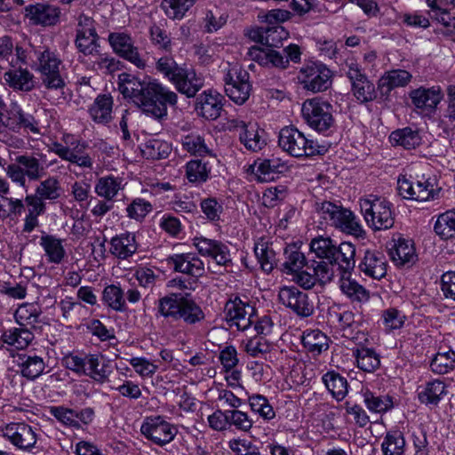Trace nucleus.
<instances>
[{
	"instance_id": "nucleus-1",
	"label": "nucleus",
	"mask_w": 455,
	"mask_h": 455,
	"mask_svg": "<svg viewBox=\"0 0 455 455\" xmlns=\"http://www.w3.org/2000/svg\"><path fill=\"white\" fill-rule=\"evenodd\" d=\"M118 90L126 99H130L143 112L156 119L167 116V105L175 106L178 96L174 92L164 87L156 80L122 73L118 76Z\"/></svg>"
},
{
	"instance_id": "nucleus-2",
	"label": "nucleus",
	"mask_w": 455,
	"mask_h": 455,
	"mask_svg": "<svg viewBox=\"0 0 455 455\" xmlns=\"http://www.w3.org/2000/svg\"><path fill=\"white\" fill-rule=\"evenodd\" d=\"M34 69L40 75L42 84L48 90H62L66 86L64 66L59 54L48 47L34 50Z\"/></svg>"
},
{
	"instance_id": "nucleus-3",
	"label": "nucleus",
	"mask_w": 455,
	"mask_h": 455,
	"mask_svg": "<svg viewBox=\"0 0 455 455\" xmlns=\"http://www.w3.org/2000/svg\"><path fill=\"white\" fill-rule=\"evenodd\" d=\"M156 68L175 84L180 92L186 94L188 97L196 96L199 90V84L194 70L189 71L182 68L170 56L159 58Z\"/></svg>"
},
{
	"instance_id": "nucleus-4",
	"label": "nucleus",
	"mask_w": 455,
	"mask_h": 455,
	"mask_svg": "<svg viewBox=\"0 0 455 455\" xmlns=\"http://www.w3.org/2000/svg\"><path fill=\"white\" fill-rule=\"evenodd\" d=\"M316 210L323 214V219L330 220L332 226L342 232L355 237L364 235L365 232L362 225L350 210L330 201L316 203Z\"/></svg>"
},
{
	"instance_id": "nucleus-5",
	"label": "nucleus",
	"mask_w": 455,
	"mask_h": 455,
	"mask_svg": "<svg viewBox=\"0 0 455 455\" xmlns=\"http://www.w3.org/2000/svg\"><path fill=\"white\" fill-rule=\"evenodd\" d=\"M361 212L368 226L374 230H387L395 222L391 204L385 199L370 195L360 199Z\"/></svg>"
},
{
	"instance_id": "nucleus-6",
	"label": "nucleus",
	"mask_w": 455,
	"mask_h": 455,
	"mask_svg": "<svg viewBox=\"0 0 455 455\" xmlns=\"http://www.w3.org/2000/svg\"><path fill=\"white\" fill-rule=\"evenodd\" d=\"M62 141H54L49 147V150L57 155L60 159L72 164H76L84 169H92L93 161L92 157L84 152L86 144L75 138L71 134H64Z\"/></svg>"
},
{
	"instance_id": "nucleus-7",
	"label": "nucleus",
	"mask_w": 455,
	"mask_h": 455,
	"mask_svg": "<svg viewBox=\"0 0 455 455\" xmlns=\"http://www.w3.org/2000/svg\"><path fill=\"white\" fill-rule=\"evenodd\" d=\"M223 128L231 132H238L239 141L249 151L258 152L267 144L265 132L256 123L229 117L223 124Z\"/></svg>"
},
{
	"instance_id": "nucleus-8",
	"label": "nucleus",
	"mask_w": 455,
	"mask_h": 455,
	"mask_svg": "<svg viewBox=\"0 0 455 455\" xmlns=\"http://www.w3.org/2000/svg\"><path fill=\"white\" fill-rule=\"evenodd\" d=\"M158 311L164 317L174 320L183 318L188 323H195L198 320L196 303L189 298V294L182 298L172 294L159 299Z\"/></svg>"
},
{
	"instance_id": "nucleus-9",
	"label": "nucleus",
	"mask_w": 455,
	"mask_h": 455,
	"mask_svg": "<svg viewBox=\"0 0 455 455\" xmlns=\"http://www.w3.org/2000/svg\"><path fill=\"white\" fill-rule=\"evenodd\" d=\"M301 112L305 122L317 132H325L335 123L332 106L320 98L307 100L302 104Z\"/></svg>"
},
{
	"instance_id": "nucleus-10",
	"label": "nucleus",
	"mask_w": 455,
	"mask_h": 455,
	"mask_svg": "<svg viewBox=\"0 0 455 455\" xmlns=\"http://www.w3.org/2000/svg\"><path fill=\"white\" fill-rule=\"evenodd\" d=\"M279 146L295 157L310 156L319 153L317 144L307 139L297 128L286 126L280 131Z\"/></svg>"
},
{
	"instance_id": "nucleus-11",
	"label": "nucleus",
	"mask_w": 455,
	"mask_h": 455,
	"mask_svg": "<svg viewBox=\"0 0 455 455\" xmlns=\"http://www.w3.org/2000/svg\"><path fill=\"white\" fill-rule=\"evenodd\" d=\"M435 180L430 178L427 179L425 176L416 181L410 180L404 176L398 178L397 180L398 193L405 199L416 201L435 199L440 190L435 189Z\"/></svg>"
},
{
	"instance_id": "nucleus-12",
	"label": "nucleus",
	"mask_w": 455,
	"mask_h": 455,
	"mask_svg": "<svg viewBox=\"0 0 455 455\" xmlns=\"http://www.w3.org/2000/svg\"><path fill=\"white\" fill-rule=\"evenodd\" d=\"M224 313L229 327L235 326L239 331L247 330L255 322L254 306L238 297L229 299L225 304Z\"/></svg>"
},
{
	"instance_id": "nucleus-13",
	"label": "nucleus",
	"mask_w": 455,
	"mask_h": 455,
	"mask_svg": "<svg viewBox=\"0 0 455 455\" xmlns=\"http://www.w3.org/2000/svg\"><path fill=\"white\" fill-rule=\"evenodd\" d=\"M298 80L307 91L323 92L331 85V71L323 64H308L301 68Z\"/></svg>"
},
{
	"instance_id": "nucleus-14",
	"label": "nucleus",
	"mask_w": 455,
	"mask_h": 455,
	"mask_svg": "<svg viewBox=\"0 0 455 455\" xmlns=\"http://www.w3.org/2000/svg\"><path fill=\"white\" fill-rule=\"evenodd\" d=\"M226 93L238 105L243 104L250 96L249 74L237 67H233L226 76Z\"/></svg>"
},
{
	"instance_id": "nucleus-15",
	"label": "nucleus",
	"mask_w": 455,
	"mask_h": 455,
	"mask_svg": "<svg viewBox=\"0 0 455 455\" xmlns=\"http://www.w3.org/2000/svg\"><path fill=\"white\" fill-rule=\"evenodd\" d=\"M279 301L301 317H307L314 313V303L307 293L294 286H284L278 293Z\"/></svg>"
},
{
	"instance_id": "nucleus-16",
	"label": "nucleus",
	"mask_w": 455,
	"mask_h": 455,
	"mask_svg": "<svg viewBox=\"0 0 455 455\" xmlns=\"http://www.w3.org/2000/svg\"><path fill=\"white\" fill-rule=\"evenodd\" d=\"M140 431L146 438L158 445L170 443L177 433L176 428L160 416L147 418Z\"/></svg>"
},
{
	"instance_id": "nucleus-17",
	"label": "nucleus",
	"mask_w": 455,
	"mask_h": 455,
	"mask_svg": "<svg viewBox=\"0 0 455 455\" xmlns=\"http://www.w3.org/2000/svg\"><path fill=\"white\" fill-rule=\"evenodd\" d=\"M108 42L113 51L120 57L130 61L139 68H144L146 63L141 59L138 48L130 35L123 32H113L108 35Z\"/></svg>"
},
{
	"instance_id": "nucleus-18",
	"label": "nucleus",
	"mask_w": 455,
	"mask_h": 455,
	"mask_svg": "<svg viewBox=\"0 0 455 455\" xmlns=\"http://www.w3.org/2000/svg\"><path fill=\"white\" fill-rule=\"evenodd\" d=\"M193 260L195 258L190 254H177L170 258L174 269L182 273V276L179 279L180 286L191 291L198 287L199 273V266L193 263Z\"/></svg>"
},
{
	"instance_id": "nucleus-19",
	"label": "nucleus",
	"mask_w": 455,
	"mask_h": 455,
	"mask_svg": "<svg viewBox=\"0 0 455 455\" xmlns=\"http://www.w3.org/2000/svg\"><path fill=\"white\" fill-rule=\"evenodd\" d=\"M201 256L204 257V260H201V268H204V264H207L209 271L215 273L217 270L211 263H214L217 267L226 266L231 261L229 251L221 243L201 237Z\"/></svg>"
},
{
	"instance_id": "nucleus-20",
	"label": "nucleus",
	"mask_w": 455,
	"mask_h": 455,
	"mask_svg": "<svg viewBox=\"0 0 455 455\" xmlns=\"http://www.w3.org/2000/svg\"><path fill=\"white\" fill-rule=\"evenodd\" d=\"M3 436L20 450L28 451L36 443V434L31 426L25 423H11L3 430Z\"/></svg>"
},
{
	"instance_id": "nucleus-21",
	"label": "nucleus",
	"mask_w": 455,
	"mask_h": 455,
	"mask_svg": "<svg viewBox=\"0 0 455 455\" xmlns=\"http://www.w3.org/2000/svg\"><path fill=\"white\" fill-rule=\"evenodd\" d=\"M60 15V11L58 7L45 3H36L25 7V17L33 25L53 26L59 21Z\"/></svg>"
},
{
	"instance_id": "nucleus-22",
	"label": "nucleus",
	"mask_w": 455,
	"mask_h": 455,
	"mask_svg": "<svg viewBox=\"0 0 455 455\" xmlns=\"http://www.w3.org/2000/svg\"><path fill=\"white\" fill-rule=\"evenodd\" d=\"M389 256L397 267H410L417 260L414 243L411 240L399 236L390 243Z\"/></svg>"
},
{
	"instance_id": "nucleus-23",
	"label": "nucleus",
	"mask_w": 455,
	"mask_h": 455,
	"mask_svg": "<svg viewBox=\"0 0 455 455\" xmlns=\"http://www.w3.org/2000/svg\"><path fill=\"white\" fill-rule=\"evenodd\" d=\"M387 262L382 252L366 251L363 260L359 265L361 272L366 276L380 280L387 275Z\"/></svg>"
},
{
	"instance_id": "nucleus-24",
	"label": "nucleus",
	"mask_w": 455,
	"mask_h": 455,
	"mask_svg": "<svg viewBox=\"0 0 455 455\" xmlns=\"http://www.w3.org/2000/svg\"><path fill=\"white\" fill-rule=\"evenodd\" d=\"M339 286L341 292L352 302L364 303L370 299V291L352 278L351 271L340 272Z\"/></svg>"
},
{
	"instance_id": "nucleus-25",
	"label": "nucleus",
	"mask_w": 455,
	"mask_h": 455,
	"mask_svg": "<svg viewBox=\"0 0 455 455\" xmlns=\"http://www.w3.org/2000/svg\"><path fill=\"white\" fill-rule=\"evenodd\" d=\"M138 250L136 235L132 232L116 235L110 240L109 251L119 259H127Z\"/></svg>"
},
{
	"instance_id": "nucleus-26",
	"label": "nucleus",
	"mask_w": 455,
	"mask_h": 455,
	"mask_svg": "<svg viewBox=\"0 0 455 455\" xmlns=\"http://www.w3.org/2000/svg\"><path fill=\"white\" fill-rule=\"evenodd\" d=\"M247 54L251 60L267 68H285L289 63V60L285 59L279 52L271 49H262L259 46L249 48Z\"/></svg>"
},
{
	"instance_id": "nucleus-27",
	"label": "nucleus",
	"mask_w": 455,
	"mask_h": 455,
	"mask_svg": "<svg viewBox=\"0 0 455 455\" xmlns=\"http://www.w3.org/2000/svg\"><path fill=\"white\" fill-rule=\"evenodd\" d=\"M443 97L440 87H420L410 92L412 104L419 109L433 110L436 108Z\"/></svg>"
},
{
	"instance_id": "nucleus-28",
	"label": "nucleus",
	"mask_w": 455,
	"mask_h": 455,
	"mask_svg": "<svg viewBox=\"0 0 455 455\" xmlns=\"http://www.w3.org/2000/svg\"><path fill=\"white\" fill-rule=\"evenodd\" d=\"M250 36L255 42L268 47H280L283 41L287 39L289 33L282 26H273L267 28H257L251 32Z\"/></svg>"
},
{
	"instance_id": "nucleus-29",
	"label": "nucleus",
	"mask_w": 455,
	"mask_h": 455,
	"mask_svg": "<svg viewBox=\"0 0 455 455\" xmlns=\"http://www.w3.org/2000/svg\"><path fill=\"white\" fill-rule=\"evenodd\" d=\"M124 186L123 178L109 174L98 179L94 192L107 201H114L119 192L124 190Z\"/></svg>"
},
{
	"instance_id": "nucleus-30",
	"label": "nucleus",
	"mask_w": 455,
	"mask_h": 455,
	"mask_svg": "<svg viewBox=\"0 0 455 455\" xmlns=\"http://www.w3.org/2000/svg\"><path fill=\"white\" fill-rule=\"evenodd\" d=\"M28 212L24 219L23 232L31 233L38 225V217L45 212L46 204L38 196L28 195L24 200Z\"/></svg>"
},
{
	"instance_id": "nucleus-31",
	"label": "nucleus",
	"mask_w": 455,
	"mask_h": 455,
	"mask_svg": "<svg viewBox=\"0 0 455 455\" xmlns=\"http://www.w3.org/2000/svg\"><path fill=\"white\" fill-rule=\"evenodd\" d=\"M412 76L404 69H393L387 71L379 80V89L384 95L397 87H404L411 81Z\"/></svg>"
},
{
	"instance_id": "nucleus-32",
	"label": "nucleus",
	"mask_w": 455,
	"mask_h": 455,
	"mask_svg": "<svg viewBox=\"0 0 455 455\" xmlns=\"http://www.w3.org/2000/svg\"><path fill=\"white\" fill-rule=\"evenodd\" d=\"M113 99L109 95H98L89 108L91 118L97 124H107L112 120Z\"/></svg>"
},
{
	"instance_id": "nucleus-33",
	"label": "nucleus",
	"mask_w": 455,
	"mask_h": 455,
	"mask_svg": "<svg viewBox=\"0 0 455 455\" xmlns=\"http://www.w3.org/2000/svg\"><path fill=\"white\" fill-rule=\"evenodd\" d=\"M17 365L20 374L29 380H35L42 375L45 368L44 359L36 355H20L17 358Z\"/></svg>"
},
{
	"instance_id": "nucleus-34",
	"label": "nucleus",
	"mask_w": 455,
	"mask_h": 455,
	"mask_svg": "<svg viewBox=\"0 0 455 455\" xmlns=\"http://www.w3.org/2000/svg\"><path fill=\"white\" fill-rule=\"evenodd\" d=\"M223 96L215 90L204 91L201 95V116L209 120L217 119L222 110Z\"/></svg>"
},
{
	"instance_id": "nucleus-35",
	"label": "nucleus",
	"mask_w": 455,
	"mask_h": 455,
	"mask_svg": "<svg viewBox=\"0 0 455 455\" xmlns=\"http://www.w3.org/2000/svg\"><path fill=\"white\" fill-rule=\"evenodd\" d=\"M101 358L102 355L99 354L86 355L85 372H84V375L90 377L99 384L106 383L111 373L109 365L100 363Z\"/></svg>"
},
{
	"instance_id": "nucleus-36",
	"label": "nucleus",
	"mask_w": 455,
	"mask_h": 455,
	"mask_svg": "<svg viewBox=\"0 0 455 455\" xmlns=\"http://www.w3.org/2000/svg\"><path fill=\"white\" fill-rule=\"evenodd\" d=\"M4 79L14 90L29 92L34 88V75L27 68L6 71Z\"/></svg>"
},
{
	"instance_id": "nucleus-37",
	"label": "nucleus",
	"mask_w": 455,
	"mask_h": 455,
	"mask_svg": "<svg viewBox=\"0 0 455 455\" xmlns=\"http://www.w3.org/2000/svg\"><path fill=\"white\" fill-rule=\"evenodd\" d=\"M40 245L43 247L47 260L50 263L60 264L67 257L63 241L54 235H46L41 236Z\"/></svg>"
},
{
	"instance_id": "nucleus-38",
	"label": "nucleus",
	"mask_w": 455,
	"mask_h": 455,
	"mask_svg": "<svg viewBox=\"0 0 455 455\" xmlns=\"http://www.w3.org/2000/svg\"><path fill=\"white\" fill-rule=\"evenodd\" d=\"M42 315L41 307L36 303H23L18 307L14 313L16 323L20 326L35 328L40 323Z\"/></svg>"
},
{
	"instance_id": "nucleus-39",
	"label": "nucleus",
	"mask_w": 455,
	"mask_h": 455,
	"mask_svg": "<svg viewBox=\"0 0 455 455\" xmlns=\"http://www.w3.org/2000/svg\"><path fill=\"white\" fill-rule=\"evenodd\" d=\"M301 340L306 350L314 356L322 354L329 347L328 337L319 330L305 331Z\"/></svg>"
},
{
	"instance_id": "nucleus-40",
	"label": "nucleus",
	"mask_w": 455,
	"mask_h": 455,
	"mask_svg": "<svg viewBox=\"0 0 455 455\" xmlns=\"http://www.w3.org/2000/svg\"><path fill=\"white\" fill-rule=\"evenodd\" d=\"M252 172L260 182H266L274 179V174L280 173L285 168L284 164L279 162L278 159H265L259 163H255L252 166Z\"/></svg>"
},
{
	"instance_id": "nucleus-41",
	"label": "nucleus",
	"mask_w": 455,
	"mask_h": 455,
	"mask_svg": "<svg viewBox=\"0 0 455 455\" xmlns=\"http://www.w3.org/2000/svg\"><path fill=\"white\" fill-rule=\"evenodd\" d=\"M5 344L17 349L26 348L34 339V334L28 328H10L2 336Z\"/></svg>"
},
{
	"instance_id": "nucleus-42",
	"label": "nucleus",
	"mask_w": 455,
	"mask_h": 455,
	"mask_svg": "<svg viewBox=\"0 0 455 455\" xmlns=\"http://www.w3.org/2000/svg\"><path fill=\"white\" fill-rule=\"evenodd\" d=\"M355 245L348 242H343L339 246L336 245L333 264L339 265L340 272L352 271L355 266Z\"/></svg>"
},
{
	"instance_id": "nucleus-43",
	"label": "nucleus",
	"mask_w": 455,
	"mask_h": 455,
	"mask_svg": "<svg viewBox=\"0 0 455 455\" xmlns=\"http://www.w3.org/2000/svg\"><path fill=\"white\" fill-rule=\"evenodd\" d=\"M323 382L338 401L345 398L348 392V385L347 379L335 371H329L323 376Z\"/></svg>"
},
{
	"instance_id": "nucleus-44",
	"label": "nucleus",
	"mask_w": 455,
	"mask_h": 455,
	"mask_svg": "<svg viewBox=\"0 0 455 455\" xmlns=\"http://www.w3.org/2000/svg\"><path fill=\"white\" fill-rule=\"evenodd\" d=\"M357 366L363 371L372 372L379 367V355L375 350L364 347L353 349Z\"/></svg>"
},
{
	"instance_id": "nucleus-45",
	"label": "nucleus",
	"mask_w": 455,
	"mask_h": 455,
	"mask_svg": "<svg viewBox=\"0 0 455 455\" xmlns=\"http://www.w3.org/2000/svg\"><path fill=\"white\" fill-rule=\"evenodd\" d=\"M102 301L114 311L124 312L126 310L124 292L117 284H109L104 288Z\"/></svg>"
},
{
	"instance_id": "nucleus-46",
	"label": "nucleus",
	"mask_w": 455,
	"mask_h": 455,
	"mask_svg": "<svg viewBox=\"0 0 455 455\" xmlns=\"http://www.w3.org/2000/svg\"><path fill=\"white\" fill-rule=\"evenodd\" d=\"M16 163L21 165L29 180H38L45 174L46 167H44L40 160L34 156H19L16 158Z\"/></svg>"
},
{
	"instance_id": "nucleus-47",
	"label": "nucleus",
	"mask_w": 455,
	"mask_h": 455,
	"mask_svg": "<svg viewBox=\"0 0 455 455\" xmlns=\"http://www.w3.org/2000/svg\"><path fill=\"white\" fill-rule=\"evenodd\" d=\"M310 251L317 258L328 260L330 264H333L335 260L336 243L330 237L320 235L312 239Z\"/></svg>"
},
{
	"instance_id": "nucleus-48",
	"label": "nucleus",
	"mask_w": 455,
	"mask_h": 455,
	"mask_svg": "<svg viewBox=\"0 0 455 455\" xmlns=\"http://www.w3.org/2000/svg\"><path fill=\"white\" fill-rule=\"evenodd\" d=\"M389 139L393 145L401 146L406 149L415 148L421 143V137L418 131L410 127L393 132Z\"/></svg>"
},
{
	"instance_id": "nucleus-49",
	"label": "nucleus",
	"mask_w": 455,
	"mask_h": 455,
	"mask_svg": "<svg viewBox=\"0 0 455 455\" xmlns=\"http://www.w3.org/2000/svg\"><path fill=\"white\" fill-rule=\"evenodd\" d=\"M455 366V352L450 347L440 348L431 362L433 371L438 374L447 373Z\"/></svg>"
},
{
	"instance_id": "nucleus-50",
	"label": "nucleus",
	"mask_w": 455,
	"mask_h": 455,
	"mask_svg": "<svg viewBox=\"0 0 455 455\" xmlns=\"http://www.w3.org/2000/svg\"><path fill=\"white\" fill-rule=\"evenodd\" d=\"M61 187L57 177L50 176L41 181L36 187L35 195L38 196L44 202L46 200L55 201L60 196Z\"/></svg>"
},
{
	"instance_id": "nucleus-51",
	"label": "nucleus",
	"mask_w": 455,
	"mask_h": 455,
	"mask_svg": "<svg viewBox=\"0 0 455 455\" xmlns=\"http://www.w3.org/2000/svg\"><path fill=\"white\" fill-rule=\"evenodd\" d=\"M220 161L201 141V182L217 176Z\"/></svg>"
},
{
	"instance_id": "nucleus-52",
	"label": "nucleus",
	"mask_w": 455,
	"mask_h": 455,
	"mask_svg": "<svg viewBox=\"0 0 455 455\" xmlns=\"http://www.w3.org/2000/svg\"><path fill=\"white\" fill-rule=\"evenodd\" d=\"M254 252L260 265V267L266 273L273 270L275 264V253L274 250L263 240L255 243Z\"/></svg>"
},
{
	"instance_id": "nucleus-53",
	"label": "nucleus",
	"mask_w": 455,
	"mask_h": 455,
	"mask_svg": "<svg viewBox=\"0 0 455 455\" xmlns=\"http://www.w3.org/2000/svg\"><path fill=\"white\" fill-rule=\"evenodd\" d=\"M435 231L443 239L455 237V211L440 214L435 224Z\"/></svg>"
},
{
	"instance_id": "nucleus-54",
	"label": "nucleus",
	"mask_w": 455,
	"mask_h": 455,
	"mask_svg": "<svg viewBox=\"0 0 455 455\" xmlns=\"http://www.w3.org/2000/svg\"><path fill=\"white\" fill-rule=\"evenodd\" d=\"M363 397L366 407L372 412H385L393 406V402L388 395H376L368 389L363 391Z\"/></svg>"
},
{
	"instance_id": "nucleus-55",
	"label": "nucleus",
	"mask_w": 455,
	"mask_h": 455,
	"mask_svg": "<svg viewBox=\"0 0 455 455\" xmlns=\"http://www.w3.org/2000/svg\"><path fill=\"white\" fill-rule=\"evenodd\" d=\"M445 394V385L440 380L428 382L422 390L419 392V399L427 404H436Z\"/></svg>"
},
{
	"instance_id": "nucleus-56",
	"label": "nucleus",
	"mask_w": 455,
	"mask_h": 455,
	"mask_svg": "<svg viewBox=\"0 0 455 455\" xmlns=\"http://www.w3.org/2000/svg\"><path fill=\"white\" fill-rule=\"evenodd\" d=\"M384 455H403L405 440L401 432L387 433L381 444Z\"/></svg>"
},
{
	"instance_id": "nucleus-57",
	"label": "nucleus",
	"mask_w": 455,
	"mask_h": 455,
	"mask_svg": "<svg viewBox=\"0 0 455 455\" xmlns=\"http://www.w3.org/2000/svg\"><path fill=\"white\" fill-rule=\"evenodd\" d=\"M196 0H163L162 8L165 14L172 20H180L194 4Z\"/></svg>"
},
{
	"instance_id": "nucleus-58",
	"label": "nucleus",
	"mask_w": 455,
	"mask_h": 455,
	"mask_svg": "<svg viewBox=\"0 0 455 455\" xmlns=\"http://www.w3.org/2000/svg\"><path fill=\"white\" fill-rule=\"evenodd\" d=\"M170 147L166 142L149 140L141 148V153L147 159L158 160L166 158L170 154Z\"/></svg>"
},
{
	"instance_id": "nucleus-59",
	"label": "nucleus",
	"mask_w": 455,
	"mask_h": 455,
	"mask_svg": "<svg viewBox=\"0 0 455 455\" xmlns=\"http://www.w3.org/2000/svg\"><path fill=\"white\" fill-rule=\"evenodd\" d=\"M228 15L220 7L213 6L207 10L204 18V30L213 33L221 28L227 22Z\"/></svg>"
},
{
	"instance_id": "nucleus-60",
	"label": "nucleus",
	"mask_w": 455,
	"mask_h": 455,
	"mask_svg": "<svg viewBox=\"0 0 455 455\" xmlns=\"http://www.w3.org/2000/svg\"><path fill=\"white\" fill-rule=\"evenodd\" d=\"M205 397L212 403L224 401L228 406L235 410L242 405V400L235 395L231 391L222 389L218 387L209 388L205 392Z\"/></svg>"
},
{
	"instance_id": "nucleus-61",
	"label": "nucleus",
	"mask_w": 455,
	"mask_h": 455,
	"mask_svg": "<svg viewBox=\"0 0 455 455\" xmlns=\"http://www.w3.org/2000/svg\"><path fill=\"white\" fill-rule=\"evenodd\" d=\"M23 114V110L17 103L11 104L6 115L2 118L3 125L14 132H19Z\"/></svg>"
},
{
	"instance_id": "nucleus-62",
	"label": "nucleus",
	"mask_w": 455,
	"mask_h": 455,
	"mask_svg": "<svg viewBox=\"0 0 455 455\" xmlns=\"http://www.w3.org/2000/svg\"><path fill=\"white\" fill-rule=\"evenodd\" d=\"M251 409L264 419H272L275 413L267 399L260 395H255L249 398Z\"/></svg>"
},
{
	"instance_id": "nucleus-63",
	"label": "nucleus",
	"mask_w": 455,
	"mask_h": 455,
	"mask_svg": "<svg viewBox=\"0 0 455 455\" xmlns=\"http://www.w3.org/2000/svg\"><path fill=\"white\" fill-rule=\"evenodd\" d=\"M99 36L76 35L75 44L78 51L84 55H96L99 52Z\"/></svg>"
},
{
	"instance_id": "nucleus-64",
	"label": "nucleus",
	"mask_w": 455,
	"mask_h": 455,
	"mask_svg": "<svg viewBox=\"0 0 455 455\" xmlns=\"http://www.w3.org/2000/svg\"><path fill=\"white\" fill-rule=\"evenodd\" d=\"M201 210L207 220L216 223L220 220L223 206L215 197H208L201 201Z\"/></svg>"
}]
</instances>
